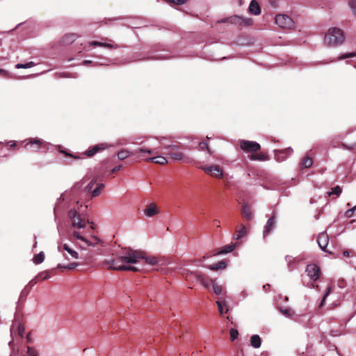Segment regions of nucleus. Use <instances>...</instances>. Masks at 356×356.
Returning <instances> with one entry per match:
<instances>
[{
    "label": "nucleus",
    "mask_w": 356,
    "mask_h": 356,
    "mask_svg": "<svg viewBox=\"0 0 356 356\" xmlns=\"http://www.w3.org/2000/svg\"><path fill=\"white\" fill-rule=\"evenodd\" d=\"M349 6L354 15L356 16V0H350L349 2Z\"/></svg>",
    "instance_id": "obj_44"
},
{
    "label": "nucleus",
    "mask_w": 356,
    "mask_h": 356,
    "mask_svg": "<svg viewBox=\"0 0 356 356\" xmlns=\"http://www.w3.org/2000/svg\"><path fill=\"white\" fill-rule=\"evenodd\" d=\"M164 148L168 149L166 153L172 159L176 161H184L187 162L188 158L180 149V147L177 145H170L164 146Z\"/></svg>",
    "instance_id": "obj_4"
},
{
    "label": "nucleus",
    "mask_w": 356,
    "mask_h": 356,
    "mask_svg": "<svg viewBox=\"0 0 356 356\" xmlns=\"http://www.w3.org/2000/svg\"><path fill=\"white\" fill-rule=\"evenodd\" d=\"M293 152V149L291 148H287L283 151H280L281 153L286 152V154H289Z\"/></svg>",
    "instance_id": "obj_54"
},
{
    "label": "nucleus",
    "mask_w": 356,
    "mask_h": 356,
    "mask_svg": "<svg viewBox=\"0 0 356 356\" xmlns=\"http://www.w3.org/2000/svg\"><path fill=\"white\" fill-rule=\"evenodd\" d=\"M343 254L345 257H349L350 254V251L348 250H346L343 251Z\"/></svg>",
    "instance_id": "obj_57"
},
{
    "label": "nucleus",
    "mask_w": 356,
    "mask_h": 356,
    "mask_svg": "<svg viewBox=\"0 0 356 356\" xmlns=\"http://www.w3.org/2000/svg\"><path fill=\"white\" fill-rule=\"evenodd\" d=\"M223 22H228L238 26H250L253 24V19L252 18L238 15H234L228 17Z\"/></svg>",
    "instance_id": "obj_7"
},
{
    "label": "nucleus",
    "mask_w": 356,
    "mask_h": 356,
    "mask_svg": "<svg viewBox=\"0 0 356 356\" xmlns=\"http://www.w3.org/2000/svg\"><path fill=\"white\" fill-rule=\"evenodd\" d=\"M313 159L312 157L309 156H305L300 163V168H310L312 165H313Z\"/></svg>",
    "instance_id": "obj_26"
},
{
    "label": "nucleus",
    "mask_w": 356,
    "mask_h": 356,
    "mask_svg": "<svg viewBox=\"0 0 356 356\" xmlns=\"http://www.w3.org/2000/svg\"><path fill=\"white\" fill-rule=\"evenodd\" d=\"M24 332V327L22 325H19L18 327V333L22 337Z\"/></svg>",
    "instance_id": "obj_51"
},
{
    "label": "nucleus",
    "mask_w": 356,
    "mask_h": 356,
    "mask_svg": "<svg viewBox=\"0 0 356 356\" xmlns=\"http://www.w3.org/2000/svg\"><path fill=\"white\" fill-rule=\"evenodd\" d=\"M326 44H341L345 42L343 31L337 27L330 28L324 37Z\"/></svg>",
    "instance_id": "obj_2"
},
{
    "label": "nucleus",
    "mask_w": 356,
    "mask_h": 356,
    "mask_svg": "<svg viewBox=\"0 0 356 356\" xmlns=\"http://www.w3.org/2000/svg\"><path fill=\"white\" fill-rule=\"evenodd\" d=\"M306 272L307 275L314 281H316L319 277L320 268L316 264H308L306 268Z\"/></svg>",
    "instance_id": "obj_11"
},
{
    "label": "nucleus",
    "mask_w": 356,
    "mask_h": 356,
    "mask_svg": "<svg viewBox=\"0 0 356 356\" xmlns=\"http://www.w3.org/2000/svg\"><path fill=\"white\" fill-rule=\"evenodd\" d=\"M332 286H329L327 289V291L326 293H325V295L323 296V299L321 300V302L320 304V306H323V304H324V302L326 299V298L329 296V294L330 293L331 291H332Z\"/></svg>",
    "instance_id": "obj_42"
},
{
    "label": "nucleus",
    "mask_w": 356,
    "mask_h": 356,
    "mask_svg": "<svg viewBox=\"0 0 356 356\" xmlns=\"http://www.w3.org/2000/svg\"><path fill=\"white\" fill-rule=\"evenodd\" d=\"M227 266V263L225 261H220L217 264L211 265L209 268L212 270H218L219 269H224Z\"/></svg>",
    "instance_id": "obj_31"
},
{
    "label": "nucleus",
    "mask_w": 356,
    "mask_h": 356,
    "mask_svg": "<svg viewBox=\"0 0 356 356\" xmlns=\"http://www.w3.org/2000/svg\"><path fill=\"white\" fill-rule=\"evenodd\" d=\"M121 168H122V165H118V166H115V168H113L111 170V173H115V172H117L118 171H119V170L121 169Z\"/></svg>",
    "instance_id": "obj_52"
},
{
    "label": "nucleus",
    "mask_w": 356,
    "mask_h": 356,
    "mask_svg": "<svg viewBox=\"0 0 356 356\" xmlns=\"http://www.w3.org/2000/svg\"><path fill=\"white\" fill-rule=\"evenodd\" d=\"M199 147L201 150H207L210 154H212V152L211 151L209 147V145L207 142H200L199 143Z\"/></svg>",
    "instance_id": "obj_37"
},
{
    "label": "nucleus",
    "mask_w": 356,
    "mask_h": 356,
    "mask_svg": "<svg viewBox=\"0 0 356 356\" xmlns=\"http://www.w3.org/2000/svg\"><path fill=\"white\" fill-rule=\"evenodd\" d=\"M60 152L63 153V154H65L66 156H70V157H72V158H74L75 159H80L79 156H75V155H73L72 154H70L68 152H67L66 151H64V150H60Z\"/></svg>",
    "instance_id": "obj_47"
},
{
    "label": "nucleus",
    "mask_w": 356,
    "mask_h": 356,
    "mask_svg": "<svg viewBox=\"0 0 356 356\" xmlns=\"http://www.w3.org/2000/svg\"><path fill=\"white\" fill-rule=\"evenodd\" d=\"M248 10L252 15H259L261 13V8L258 2L255 0H252L249 5Z\"/></svg>",
    "instance_id": "obj_18"
},
{
    "label": "nucleus",
    "mask_w": 356,
    "mask_h": 356,
    "mask_svg": "<svg viewBox=\"0 0 356 356\" xmlns=\"http://www.w3.org/2000/svg\"><path fill=\"white\" fill-rule=\"evenodd\" d=\"M69 239L72 242H74L76 239L80 240L87 246H94L96 244L102 243V241L98 237L95 236L92 237L91 241L88 240L79 231L72 232L70 235Z\"/></svg>",
    "instance_id": "obj_5"
},
{
    "label": "nucleus",
    "mask_w": 356,
    "mask_h": 356,
    "mask_svg": "<svg viewBox=\"0 0 356 356\" xmlns=\"http://www.w3.org/2000/svg\"><path fill=\"white\" fill-rule=\"evenodd\" d=\"M77 35L75 33H67L63 38V44H71L76 41Z\"/></svg>",
    "instance_id": "obj_24"
},
{
    "label": "nucleus",
    "mask_w": 356,
    "mask_h": 356,
    "mask_svg": "<svg viewBox=\"0 0 356 356\" xmlns=\"http://www.w3.org/2000/svg\"><path fill=\"white\" fill-rule=\"evenodd\" d=\"M7 145L9 146L10 148H13L16 147L17 143L14 140H10L7 143Z\"/></svg>",
    "instance_id": "obj_50"
},
{
    "label": "nucleus",
    "mask_w": 356,
    "mask_h": 356,
    "mask_svg": "<svg viewBox=\"0 0 356 356\" xmlns=\"http://www.w3.org/2000/svg\"><path fill=\"white\" fill-rule=\"evenodd\" d=\"M58 251L63 254L67 260L71 259H78L79 253L70 247L67 243H60L58 247Z\"/></svg>",
    "instance_id": "obj_9"
},
{
    "label": "nucleus",
    "mask_w": 356,
    "mask_h": 356,
    "mask_svg": "<svg viewBox=\"0 0 356 356\" xmlns=\"http://www.w3.org/2000/svg\"><path fill=\"white\" fill-rule=\"evenodd\" d=\"M90 44H95V45H97V44H108L107 43H105V42H97V41H93L92 42H91Z\"/></svg>",
    "instance_id": "obj_55"
},
{
    "label": "nucleus",
    "mask_w": 356,
    "mask_h": 356,
    "mask_svg": "<svg viewBox=\"0 0 356 356\" xmlns=\"http://www.w3.org/2000/svg\"><path fill=\"white\" fill-rule=\"evenodd\" d=\"M35 65V63L34 62L30 61L25 64L18 63L15 65V67L17 69L30 68V67H34Z\"/></svg>",
    "instance_id": "obj_34"
},
{
    "label": "nucleus",
    "mask_w": 356,
    "mask_h": 356,
    "mask_svg": "<svg viewBox=\"0 0 356 356\" xmlns=\"http://www.w3.org/2000/svg\"><path fill=\"white\" fill-rule=\"evenodd\" d=\"M251 346L255 348H258L261 346V339L257 334L252 335L250 339Z\"/></svg>",
    "instance_id": "obj_29"
},
{
    "label": "nucleus",
    "mask_w": 356,
    "mask_h": 356,
    "mask_svg": "<svg viewBox=\"0 0 356 356\" xmlns=\"http://www.w3.org/2000/svg\"><path fill=\"white\" fill-rule=\"evenodd\" d=\"M79 245L80 248H81V249H86V248L84 247V245H81V244H79Z\"/></svg>",
    "instance_id": "obj_61"
},
{
    "label": "nucleus",
    "mask_w": 356,
    "mask_h": 356,
    "mask_svg": "<svg viewBox=\"0 0 356 356\" xmlns=\"http://www.w3.org/2000/svg\"><path fill=\"white\" fill-rule=\"evenodd\" d=\"M282 312L283 314H284L285 316H286L288 317L291 316L293 314V312L290 309H286L282 310Z\"/></svg>",
    "instance_id": "obj_49"
},
{
    "label": "nucleus",
    "mask_w": 356,
    "mask_h": 356,
    "mask_svg": "<svg viewBox=\"0 0 356 356\" xmlns=\"http://www.w3.org/2000/svg\"><path fill=\"white\" fill-rule=\"evenodd\" d=\"M193 273H187L186 275V279L188 280V277L193 275ZM194 275L197 277V279L203 284L206 288H208V284L205 280L204 275L200 273H195Z\"/></svg>",
    "instance_id": "obj_28"
},
{
    "label": "nucleus",
    "mask_w": 356,
    "mask_h": 356,
    "mask_svg": "<svg viewBox=\"0 0 356 356\" xmlns=\"http://www.w3.org/2000/svg\"><path fill=\"white\" fill-rule=\"evenodd\" d=\"M137 152H142V153H147L148 154H152L153 151L150 149H147L144 147L139 148L136 150V153Z\"/></svg>",
    "instance_id": "obj_43"
},
{
    "label": "nucleus",
    "mask_w": 356,
    "mask_h": 356,
    "mask_svg": "<svg viewBox=\"0 0 356 356\" xmlns=\"http://www.w3.org/2000/svg\"><path fill=\"white\" fill-rule=\"evenodd\" d=\"M145 161L147 162H152L160 165H165L168 163V160L166 159V158L161 156L149 157L146 159Z\"/></svg>",
    "instance_id": "obj_20"
},
{
    "label": "nucleus",
    "mask_w": 356,
    "mask_h": 356,
    "mask_svg": "<svg viewBox=\"0 0 356 356\" xmlns=\"http://www.w3.org/2000/svg\"><path fill=\"white\" fill-rule=\"evenodd\" d=\"M235 232L236 234L234 235V238L236 240H239L247 234L248 229L245 225L241 224L236 227Z\"/></svg>",
    "instance_id": "obj_17"
},
{
    "label": "nucleus",
    "mask_w": 356,
    "mask_h": 356,
    "mask_svg": "<svg viewBox=\"0 0 356 356\" xmlns=\"http://www.w3.org/2000/svg\"><path fill=\"white\" fill-rule=\"evenodd\" d=\"M6 74L7 72L5 70L0 69V74L5 75Z\"/></svg>",
    "instance_id": "obj_59"
},
{
    "label": "nucleus",
    "mask_w": 356,
    "mask_h": 356,
    "mask_svg": "<svg viewBox=\"0 0 356 356\" xmlns=\"http://www.w3.org/2000/svg\"><path fill=\"white\" fill-rule=\"evenodd\" d=\"M250 159L253 161H263L268 160V156L264 153L253 154L250 156Z\"/></svg>",
    "instance_id": "obj_27"
},
{
    "label": "nucleus",
    "mask_w": 356,
    "mask_h": 356,
    "mask_svg": "<svg viewBox=\"0 0 356 356\" xmlns=\"http://www.w3.org/2000/svg\"><path fill=\"white\" fill-rule=\"evenodd\" d=\"M343 146L346 148V149H353L354 147H355V145H353L351 146H346L345 144H343Z\"/></svg>",
    "instance_id": "obj_58"
},
{
    "label": "nucleus",
    "mask_w": 356,
    "mask_h": 356,
    "mask_svg": "<svg viewBox=\"0 0 356 356\" xmlns=\"http://www.w3.org/2000/svg\"><path fill=\"white\" fill-rule=\"evenodd\" d=\"M213 225H215V226H216L218 227H220V221L218 220H217V219H216V220H214L213 221Z\"/></svg>",
    "instance_id": "obj_56"
},
{
    "label": "nucleus",
    "mask_w": 356,
    "mask_h": 356,
    "mask_svg": "<svg viewBox=\"0 0 356 356\" xmlns=\"http://www.w3.org/2000/svg\"><path fill=\"white\" fill-rule=\"evenodd\" d=\"M275 226V218L274 216L270 217L267 223L264 227V232H263V236L264 238H266L271 231L274 229Z\"/></svg>",
    "instance_id": "obj_14"
},
{
    "label": "nucleus",
    "mask_w": 356,
    "mask_h": 356,
    "mask_svg": "<svg viewBox=\"0 0 356 356\" xmlns=\"http://www.w3.org/2000/svg\"><path fill=\"white\" fill-rule=\"evenodd\" d=\"M68 216L71 220L72 225L75 228H84L87 223L89 222L88 220H86V218L75 209H70L68 212Z\"/></svg>",
    "instance_id": "obj_3"
},
{
    "label": "nucleus",
    "mask_w": 356,
    "mask_h": 356,
    "mask_svg": "<svg viewBox=\"0 0 356 356\" xmlns=\"http://www.w3.org/2000/svg\"><path fill=\"white\" fill-rule=\"evenodd\" d=\"M26 350H18L19 356H38V351L33 347L26 346Z\"/></svg>",
    "instance_id": "obj_19"
},
{
    "label": "nucleus",
    "mask_w": 356,
    "mask_h": 356,
    "mask_svg": "<svg viewBox=\"0 0 356 356\" xmlns=\"http://www.w3.org/2000/svg\"><path fill=\"white\" fill-rule=\"evenodd\" d=\"M169 3H175V0H167Z\"/></svg>",
    "instance_id": "obj_62"
},
{
    "label": "nucleus",
    "mask_w": 356,
    "mask_h": 356,
    "mask_svg": "<svg viewBox=\"0 0 356 356\" xmlns=\"http://www.w3.org/2000/svg\"><path fill=\"white\" fill-rule=\"evenodd\" d=\"M48 278H49L48 272H42V273H39L35 277V279L40 280H47Z\"/></svg>",
    "instance_id": "obj_41"
},
{
    "label": "nucleus",
    "mask_w": 356,
    "mask_h": 356,
    "mask_svg": "<svg viewBox=\"0 0 356 356\" xmlns=\"http://www.w3.org/2000/svg\"><path fill=\"white\" fill-rule=\"evenodd\" d=\"M9 346H10L12 349H13V341H10V342H9Z\"/></svg>",
    "instance_id": "obj_60"
},
{
    "label": "nucleus",
    "mask_w": 356,
    "mask_h": 356,
    "mask_svg": "<svg viewBox=\"0 0 356 356\" xmlns=\"http://www.w3.org/2000/svg\"><path fill=\"white\" fill-rule=\"evenodd\" d=\"M317 242L319 245V247L325 252L331 253L329 250L326 249L328 243H329V238L327 234L325 233H321L319 234Z\"/></svg>",
    "instance_id": "obj_13"
},
{
    "label": "nucleus",
    "mask_w": 356,
    "mask_h": 356,
    "mask_svg": "<svg viewBox=\"0 0 356 356\" xmlns=\"http://www.w3.org/2000/svg\"><path fill=\"white\" fill-rule=\"evenodd\" d=\"M341 193V188L337 186L332 188V191L328 193L329 196H331L332 195L334 194L339 196Z\"/></svg>",
    "instance_id": "obj_40"
},
{
    "label": "nucleus",
    "mask_w": 356,
    "mask_h": 356,
    "mask_svg": "<svg viewBox=\"0 0 356 356\" xmlns=\"http://www.w3.org/2000/svg\"><path fill=\"white\" fill-rule=\"evenodd\" d=\"M78 266V263L76 262H72V263H70L66 266H63V265H61V264H58V268H65V269H68V270H73L74 269L76 266Z\"/></svg>",
    "instance_id": "obj_36"
},
{
    "label": "nucleus",
    "mask_w": 356,
    "mask_h": 356,
    "mask_svg": "<svg viewBox=\"0 0 356 356\" xmlns=\"http://www.w3.org/2000/svg\"><path fill=\"white\" fill-rule=\"evenodd\" d=\"M130 154L131 152L129 150L122 149L118 153V157L120 160H124L126 158L129 157Z\"/></svg>",
    "instance_id": "obj_33"
},
{
    "label": "nucleus",
    "mask_w": 356,
    "mask_h": 356,
    "mask_svg": "<svg viewBox=\"0 0 356 356\" xmlns=\"http://www.w3.org/2000/svg\"><path fill=\"white\" fill-rule=\"evenodd\" d=\"M104 187V185L103 184H99L96 188H95L92 191V197H96L98 196L100 193L103 188Z\"/></svg>",
    "instance_id": "obj_35"
},
{
    "label": "nucleus",
    "mask_w": 356,
    "mask_h": 356,
    "mask_svg": "<svg viewBox=\"0 0 356 356\" xmlns=\"http://www.w3.org/2000/svg\"><path fill=\"white\" fill-rule=\"evenodd\" d=\"M140 252L143 253V257H140V259L145 260L146 264H150V265H156L158 263V259L155 257H147L146 253L143 251H140Z\"/></svg>",
    "instance_id": "obj_25"
},
{
    "label": "nucleus",
    "mask_w": 356,
    "mask_h": 356,
    "mask_svg": "<svg viewBox=\"0 0 356 356\" xmlns=\"http://www.w3.org/2000/svg\"><path fill=\"white\" fill-rule=\"evenodd\" d=\"M236 244L233 243L226 245L221 248V250L218 252V254H222L231 252L234 250Z\"/></svg>",
    "instance_id": "obj_30"
},
{
    "label": "nucleus",
    "mask_w": 356,
    "mask_h": 356,
    "mask_svg": "<svg viewBox=\"0 0 356 356\" xmlns=\"http://www.w3.org/2000/svg\"><path fill=\"white\" fill-rule=\"evenodd\" d=\"M97 178H94L86 186V190L88 191H90L94 185V184L97 181Z\"/></svg>",
    "instance_id": "obj_48"
},
{
    "label": "nucleus",
    "mask_w": 356,
    "mask_h": 356,
    "mask_svg": "<svg viewBox=\"0 0 356 356\" xmlns=\"http://www.w3.org/2000/svg\"><path fill=\"white\" fill-rule=\"evenodd\" d=\"M106 147L104 144H98L92 147H90L84 154L88 157H91L99 151L104 149Z\"/></svg>",
    "instance_id": "obj_16"
},
{
    "label": "nucleus",
    "mask_w": 356,
    "mask_h": 356,
    "mask_svg": "<svg viewBox=\"0 0 356 356\" xmlns=\"http://www.w3.org/2000/svg\"><path fill=\"white\" fill-rule=\"evenodd\" d=\"M355 210H356V205L354 207H353L352 209L347 210L346 212V216L348 218L353 216Z\"/></svg>",
    "instance_id": "obj_46"
},
{
    "label": "nucleus",
    "mask_w": 356,
    "mask_h": 356,
    "mask_svg": "<svg viewBox=\"0 0 356 356\" xmlns=\"http://www.w3.org/2000/svg\"><path fill=\"white\" fill-rule=\"evenodd\" d=\"M145 214L149 217H152L157 213L156 205L154 203L149 204L144 211Z\"/></svg>",
    "instance_id": "obj_23"
},
{
    "label": "nucleus",
    "mask_w": 356,
    "mask_h": 356,
    "mask_svg": "<svg viewBox=\"0 0 356 356\" xmlns=\"http://www.w3.org/2000/svg\"><path fill=\"white\" fill-rule=\"evenodd\" d=\"M26 339L28 341H30L29 334L27 335Z\"/></svg>",
    "instance_id": "obj_63"
},
{
    "label": "nucleus",
    "mask_w": 356,
    "mask_h": 356,
    "mask_svg": "<svg viewBox=\"0 0 356 356\" xmlns=\"http://www.w3.org/2000/svg\"><path fill=\"white\" fill-rule=\"evenodd\" d=\"M213 292L216 295H220L222 292V287L221 286L218 285L216 283H215L213 282Z\"/></svg>",
    "instance_id": "obj_38"
},
{
    "label": "nucleus",
    "mask_w": 356,
    "mask_h": 356,
    "mask_svg": "<svg viewBox=\"0 0 356 356\" xmlns=\"http://www.w3.org/2000/svg\"><path fill=\"white\" fill-rule=\"evenodd\" d=\"M241 148L248 153L257 152L261 149V145L255 141L241 140L240 142Z\"/></svg>",
    "instance_id": "obj_10"
},
{
    "label": "nucleus",
    "mask_w": 356,
    "mask_h": 356,
    "mask_svg": "<svg viewBox=\"0 0 356 356\" xmlns=\"http://www.w3.org/2000/svg\"><path fill=\"white\" fill-rule=\"evenodd\" d=\"M43 145V141L38 138H31L25 141L24 147L33 148V151H38L42 145Z\"/></svg>",
    "instance_id": "obj_12"
},
{
    "label": "nucleus",
    "mask_w": 356,
    "mask_h": 356,
    "mask_svg": "<svg viewBox=\"0 0 356 356\" xmlns=\"http://www.w3.org/2000/svg\"><path fill=\"white\" fill-rule=\"evenodd\" d=\"M207 175L216 179H221L223 176L222 169L218 165H210L200 167Z\"/></svg>",
    "instance_id": "obj_8"
},
{
    "label": "nucleus",
    "mask_w": 356,
    "mask_h": 356,
    "mask_svg": "<svg viewBox=\"0 0 356 356\" xmlns=\"http://www.w3.org/2000/svg\"><path fill=\"white\" fill-rule=\"evenodd\" d=\"M227 319L228 321H230V318H229V316H227Z\"/></svg>",
    "instance_id": "obj_64"
},
{
    "label": "nucleus",
    "mask_w": 356,
    "mask_h": 356,
    "mask_svg": "<svg viewBox=\"0 0 356 356\" xmlns=\"http://www.w3.org/2000/svg\"><path fill=\"white\" fill-rule=\"evenodd\" d=\"M124 250H125V255L116 258L105 259L102 263L104 266H105L108 270H111L138 271V268L133 266H127L122 264V263L137 264L139 262L140 257H143V253L130 248H124Z\"/></svg>",
    "instance_id": "obj_1"
},
{
    "label": "nucleus",
    "mask_w": 356,
    "mask_h": 356,
    "mask_svg": "<svg viewBox=\"0 0 356 356\" xmlns=\"http://www.w3.org/2000/svg\"><path fill=\"white\" fill-rule=\"evenodd\" d=\"M188 0H175V4L177 5H182L185 3Z\"/></svg>",
    "instance_id": "obj_53"
},
{
    "label": "nucleus",
    "mask_w": 356,
    "mask_h": 356,
    "mask_svg": "<svg viewBox=\"0 0 356 356\" xmlns=\"http://www.w3.org/2000/svg\"><path fill=\"white\" fill-rule=\"evenodd\" d=\"M106 147L104 144H98L92 147H90L84 154L88 157H91L99 151L104 149Z\"/></svg>",
    "instance_id": "obj_15"
},
{
    "label": "nucleus",
    "mask_w": 356,
    "mask_h": 356,
    "mask_svg": "<svg viewBox=\"0 0 356 356\" xmlns=\"http://www.w3.org/2000/svg\"><path fill=\"white\" fill-rule=\"evenodd\" d=\"M216 305L220 316H222L224 313H227L229 311L228 305L225 300H217Z\"/></svg>",
    "instance_id": "obj_21"
},
{
    "label": "nucleus",
    "mask_w": 356,
    "mask_h": 356,
    "mask_svg": "<svg viewBox=\"0 0 356 356\" xmlns=\"http://www.w3.org/2000/svg\"><path fill=\"white\" fill-rule=\"evenodd\" d=\"M229 334H230V339H231V341H233L238 337V332L235 328H231L230 331H229Z\"/></svg>",
    "instance_id": "obj_39"
},
{
    "label": "nucleus",
    "mask_w": 356,
    "mask_h": 356,
    "mask_svg": "<svg viewBox=\"0 0 356 356\" xmlns=\"http://www.w3.org/2000/svg\"><path fill=\"white\" fill-rule=\"evenodd\" d=\"M44 259V254L43 252H40V253L35 254L33 259V262L35 264H40L43 262Z\"/></svg>",
    "instance_id": "obj_32"
},
{
    "label": "nucleus",
    "mask_w": 356,
    "mask_h": 356,
    "mask_svg": "<svg viewBox=\"0 0 356 356\" xmlns=\"http://www.w3.org/2000/svg\"><path fill=\"white\" fill-rule=\"evenodd\" d=\"M241 215L248 221L252 219V211L248 205L243 204L242 206Z\"/></svg>",
    "instance_id": "obj_22"
},
{
    "label": "nucleus",
    "mask_w": 356,
    "mask_h": 356,
    "mask_svg": "<svg viewBox=\"0 0 356 356\" xmlns=\"http://www.w3.org/2000/svg\"><path fill=\"white\" fill-rule=\"evenodd\" d=\"M275 21L276 24L283 29H293L295 27L293 20L286 15L279 14L275 16Z\"/></svg>",
    "instance_id": "obj_6"
},
{
    "label": "nucleus",
    "mask_w": 356,
    "mask_h": 356,
    "mask_svg": "<svg viewBox=\"0 0 356 356\" xmlns=\"http://www.w3.org/2000/svg\"><path fill=\"white\" fill-rule=\"evenodd\" d=\"M354 56H356V51L349 53V54H343L340 56V59H345L347 58H351V57H354Z\"/></svg>",
    "instance_id": "obj_45"
}]
</instances>
